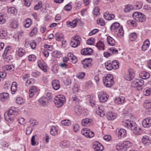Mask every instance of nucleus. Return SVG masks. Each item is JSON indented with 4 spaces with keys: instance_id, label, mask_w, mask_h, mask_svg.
<instances>
[{
    "instance_id": "20",
    "label": "nucleus",
    "mask_w": 151,
    "mask_h": 151,
    "mask_svg": "<svg viewBox=\"0 0 151 151\" xmlns=\"http://www.w3.org/2000/svg\"><path fill=\"white\" fill-rule=\"evenodd\" d=\"M37 91L38 89L36 86H32L29 90V98H32L34 96L35 93L37 92Z\"/></svg>"
},
{
    "instance_id": "11",
    "label": "nucleus",
    "mask_w": 151,
    "mask_h": 151,
    "mask_svg": "<svg viewBox=\"0 0 151 151\" xmlns=\"http://www.w3.org/2000/svg\"><path fill=\"white\" fill-rule=\"evenodd\" d=\"M80 37L77 35L73 37L70 42V45H72V47H76L78 46L80 43Z\"/></svg>"
},
{
    "instance_id": "29",
    "label": "nucleus",
    "mask_w": 151,
    "mask_h": 151,
    "mask_svg": "<svg viewBox=\"0 0 151 151\" xmlns=\"http://www.w3.org/2000/svg\"><path fill=\"white\" fill-rule=\"evenodd\" d=\"M137 7L131 4L127 5L124 9V11L125 12H128L132 10L137 9Z\"/></svg>"
},
{
    "instance_id": "23",
    "label": "nucleus",
    "mask_w": 151,
    "mask_h": 151,
    "mask_svg": "<svg viewBox=\"0 0 151 151\" xmlns=\"http://www.w3.org/2000/svg\"><path fill=\"white\" fill-rule=\"evenodd\" d=\"M52 84L53 88L55 90H58L60 87V84L58 80H53L52 82Z\"/></svg>"
},
{
    "instance_id": "50",
    "label": "nucleus",
    "mask_w": 151,
    "mask_h": 151,
    "mask_svg": "<svg viewBox=\"0 0 151 151\" xmlns=\"http://www.w3.org/2000/svg\"><path fill=\"white\" fill-rule=\"evenodd\" d=\"M5 62L7 63H9L12 59V58L11 55H8L6 56L3 58Z\"/></svg>"
},
{
    "instance_id": "3",
    "label": "nucleus",
    "mask_w": 151,
    "mask_h": 151,
    "mask_svg": "<svg viewBox=\"0 0 151 151\" xmlns=\"http://www.w3.org/2000/svg\"><path fill=\"white\" fill-rule=\"evenodd\" d=\"M132 144L129 141H124L122 144L116 146V149L118 151H127L128 149L132 147Z\"/></svg>"
},
{
    "instance_id": "36",
    "label": "nucleus",
    "mask_w": 151,
    "mask_h": 151,
    "mask_svg": "<svg viewBox=\"0 0 151 151\" xmlns=\"http://www.w3.org/2000/svg\"><path fill=\"white\" fill-rule=\"evenodd\" d=\"M91 121L92 120L91 119L85 118L82 120L81 122V124L83 126H86L88 124L89 125Z\"/></svg>"
},
{
    "instance_id": "37",
    "label": "nucleus",
    "mask_w": 151,
    "mask_h": 151,
    "mask_svg": "<svg viewBox=\"0 0 151 151\" xmlns=\"http://www.w3.org/2000/svg\"><path fill=\"white\" fill-rule=\"evenodd\" d=\"M27 41V40H26V42L25 44V46H28V44H29V45L31 47H36L37 46V44L35 40H32L29 43Z\"/></svg>"
},
{
    "instance_id": "42",
    "label": "nucleus",
    "mask_w": 151,
    "mask_h": 151,
    "mask_svg": "<svg viewBox=\"0 0 151 151\" xmlns=\"http://www.w3.org/2000/svg\"><path fill=\"white\" fill-rule=\"evenodd\" d=\"M144 106L147 109H149L151 108V101L146 100L144 104Z\"/></svg>"
},
{
    "instance_id": "41",
    "label": "nucleus",
    "mask_w": 151,
    "mask_h": 151,
    "mask_svg": "<svg viewBox=\"0 0 151 151\" xmlns=\"http://www.w3.org/2000/svg\"><path fill=\"white\" fill-rule=\"evenodd\" d=\"M72 98L73 103H75L77 105H78L80 101V100L78 98V97L74 95L73 96Z\"/></svg>"
},
{
    "instance_id": "10",
    "label": "nucleus",
    "mask_w": 151,
    "mask_h": 151,
    "mask_svg": "<svg viewBox=\"0 0 151 151\" xmlns=\"http://www.w3.org/2000/svg\"><path fill=\"white\" fill-rule=\"evenodd\" d=\"M81 133L82 134L87 137L91 138L94 135L93 132L87 128L82 129L81 130Z\"/></svg>"
},
{
    "instance_id": "44",
    "label": "nucleus",
    "mask_w": 151,
    "mask_h": 151,
    "mask_svg": "<svg viewBox=\"0 0 151 151\" xmlns=\"http://www.w3.org/2000/svg\"><path fill=\"white\" fill-rule=\"evenodd\" d=\"M64 36L62 34H59L57 33L56 36L54 37L55 39L58 41H60L63 38Z\"/></svg>"
},
{
    "instance_id": "28",
    "label": "nucleus",
    "mask_w": 151,
    "mask_h": 151,
    "mask_svg": "<svg viewBox=\"0 0 151 151\" xmlns=\"http://www.w3.org/2000/svg\"><path fill=\"white\" fill-rule=\"evenodd\" d=\"M104 17L106 20H110L113 19L115 17V16L113 14H110L109 12H106L104 13Z\"/></svg>"
},
{
    "instance_id": "13",
    "label": "nucleus",
    "mask_w": 151,
    "mask_h": 151,
    "mask_svg": "<svg viewBox=\"0 0 151 151\" xmlns=\"http://www.w3.org/2000/svg\"><path fill=\"white\" fill-rule=\"evenodd\" d=\"M109 97L106 93L103 91L99 92L98 94V98L100 101L105 102L106 101Z\"/></svg>"
},
{
    "instance_id": "43",
    "label": "nucleus",
    "mask_w": 151,
    "mask_h": 151,
    "mask_svg": "<svg viewBox=\"0 0 151 151\" xmlns=\"http://www.w3.org/2000/svg\"><path fill=\"white\" fill-rule=\"evenodd\" d=\"M5 70L9 71H10L14 70V67L12 65H7L4 66Z\"/></svg>"
},
{
    "instance_id": "45",
    "label": "nucleus",
    "mask_w": 151,
    "mask_h": 151,
    "mask_svg": "<svg viewBox=\"0 0 151 151\" xmlns=\"http://www.w3.org/2000/svg\"><path fill=\"white\" fill-rule=\"evenodd\" d=\"M38 29L37 27H34L30 32V36L32 37L36 35L38 32Z\"/></svg>"
},
{
    "instance_id": "56",
    "label": "nucleus",
    "mask_w": 151,
    "mask_h": 151,
    "mask_svg": "<svg viewBox=\"0 0 151 151\" xmlns=\"http://www.w3.org/2000/svg\"><path fill=\"white\" fill-rule=\"evenodd\" d=\"M75 108V112L77 114H78L79 113H80L82 112V109L81 108V107L80 106H79L78 105H77Z\"/></svg>"
},
{
    "instance_id": "52",
    "label": "nucleus",
    "mask_w": 151,
    "mask_h": 151,
    "mask_svg": "<svg viewBox=\"0 0 151 151\" xmlns=\"http://www.w3.org/2000/svg\"><path fill=\"white\" fill-rule=\"evenodd\" d=\"M41 75V73L38 71L32 72L31 73V76L37 78L40 76Z\"/></svg>"
},
{
    "instance_id": "19",
    "label": "nucleus",
    "mask_w": 151,
    "mask_h": 151,
    "mask_svg": "<svg viewBox=\"0 0 151 151\" xmlns=\"http://www.w3.org/2000/svg\"><path fill=\"white\" fill-rule=\"evenodd\" d=\"M59 127L57 126H52L50 130V133L51 134L52 136H55L58 134Z\"/></svg>"
},
{
    "instance_id": "35",
    "label": "nucleus",
    "mask_w": 151,
    "mask_h": 151,
    "mask_svg": "<svg viewBox=\"0 0 151 151\" xmlns=\"http://www.w3.org/2000/svg\"><path fill=\"white\" fill-rule=\"evenodd\" d=\"M107 40L108 44L110 45L113 46L115 45V42L114 40L110 36L107 37Z\"/></svg>"
},
{
    "instance_id": "60",
    "label": "nucleus",
    "mask_w": 151,
    "mask_h": 151,
    "mask_svg": "<svg viewBox=\"0 0 151 151\" xmlns=\"http://www.w3.org/2000/svg\"><path fill=\"white\" fill-rule=\"evenodd\" d=\"M85 76V73L83 72H81L78 73L77 76L79 79H83Z\"/></svg>"
},
{
    "instance_id": "53",
    "label": "nucleus",
    "mask_w": 151,
    "mask_h": 151,
    "mask_svg": "<svg viewBox=\"0 0 151 151\" xmlns=\"http://www.w3.org/2000/svg\"><path fill=\"white\" fill-rule=\"evenodd\" d=\"M35 80L34 78H30L27 81L26 86L33 84L35 82Z\"/></svg>"
},
{
    "instance_id": "15",
    "label": "nucleus",
    "mask_w": 151,
    "mask_h": 151,
    "mask_svg": "<svg viewBox=\"0 0 151 151\" xmlns=\"http://www.w3.org/2000/svg\"><path fill=\"white\" fill-rule=\"evenodd\" d=\"M93 148L96 151H102L104 149L103 145L97 141L94 142L93 143Z\"/></svg>"
},
{
    "instance_id": "24",
    "label": "nucleus",
    "mask_w": 151,
    "mask_h": 151,
    "mask_svg": "<svg viewBox=\"0 0 151 151\" xmlns=\"http://www.w3.org/2000/svg\"><path fill=\"white\" fill-rule=\"evenodd\" d=\"M78 19H74L72 22L68 21L67 22V25L68 27L73 28L76 27L77 24Z\"/></svg>"
},
{
    "instance_id": "2",
    "label": "nucleus",
    "mask_w": 151,
    "mask_h": 151,
    "mask_svg": "<svg viewBox=\"0 0 151 151\" xmlns=\"http://www.w3.org/2000/svg\"><path fill=\"white\" fill-rule=\"evenodd\" d=\"M111 31L117 32L118 36L122 37L124 34V31L122 27H120L119 24L117 22L113 23L110 27Z\"/></svg>"
},
{
    "instance_id": "1",
    "label": "nucleus",
    "mask_w": 151,
    "mask_h": 151,
    "mask_svg": "<svg viewBox=\"0 0 151 151\" xmlns=\"http://www.w3.org/2000/svg\"><path fill=\"white\" fill-rule=\"evenodd\" d=\"M122 124L129 129L132 130L133 133L136 134H140L142 133V131L141 128L138 127L134 122L129 120H124L122 121Z\"/></svg>"
},
{
    "instance_id": "9",
    "label": "nucleus",
    "mask_w": 151,
    "mask_h": 151,
    "mask_svg": "<svg viewBox=\"0 0 151 151\" xmlns=\"http://www.w3.org/2000/svg\"><path fill=\"white\" fill-rule=\"evenodd\" d=\"M144 83V81L142 80L136 79L131 83V86L134 87L139 88V90H141L142 89V86Z\"/></svg>"
},
{
    "instance_id": "57",
    "label": "nucleus",
    "mask_w": 151,
    "mask_h": 151,
    "mask_svg": "<svg viewBox=\"0 0 151 151\" xmlns=\"http://www.w3.org/2000/svg\"><path fill=\"white\" fill-rule=\"evenodd\" d=\"M79 126L78 124L77 123L74 124L73 125V129L74 131L77 132L79 130Z\"/></svg>"
},
{
    "instance_id": "32",
    "label": "nucleus",
    "mask_w": 151,
    "mask_h": 151,
    "mask_svg": "<svg viewBox=\"0 0 151 151\" xmlns=\"http://www.w3.org/2000/svg\"><path fill=\"white\" fill-rule=\"evenodd\" d=\"M17 83L15 82H14L12 84L11 87V89L12 93L13 94H15L16 91H17Z\"/></svg>"
},
{
    "instance_id": "18",
    "label": "nucleus",
    "mask_w": 151,
    "mask_h": 151,
    "mask_svg": "<svg viewBox=\"0 0 151 151\" xmlns=\"http://www.w3.org/2000/svg\"><path fill=\"white\" fill-rule=\"evenodd\" d=\"M142 126L145 128H148L151 126V118H147L142 122Z\"/></svg>"
},
{
    "instance_id": "4",
    "label": "nucleus",
    "mask_w": 151,
    "mask_h": 151,
    "mask_svg": "<svg viewBox=\"0 0 151 151\" xmlns=\"http://www.w3.org/2000/svg\"><path fill=\"white\" fill-rule=\"evenodd\" d=\"M18 114L17 111L10 109L8 111L5 113L4 115V118L8 122H12L14 120L15 116L17 115Z\"/></svg>"
},
{
    "instance_id": "34",
    "label": "nucleus",
    "mask_w": 151,
    "mask_h": 151,
    "mask_svg": "<svg viewBox=\"0 0 151 151\" xmlns=\"http://www.w3.org/2000/svg\"><path fill=\"white\" fill-rule=\"evenodd\" d=\"M105 65L106 68L108 70H111L113 69L112 63L110 60L107 61L105 63Z\"/></svg>"
},
{
    "instance_id": "63",
    "label": "nucleus",
    "mask_w": 151,
    "mask_h": 151,
    "mask_svg": "<svg viewBox=\"0 0 151 151\" xmlns=\"http://www.w3.org/2000/svg\"><path fill=\"white\" fill-rule=\"evenodd\" d=\"M36 58L35 56L34 55H31L29 57V61H34Z\"/></svg>"
},
{
    "instance_id": "26",
    "label": "nucleus",
    "mask_w": 151,
    "mask_h": 151,
    "mask_svg": "<svg viewBox=\"0 0 151 151\" xmlns=\"http://www.w3.org/2000/svg\"><path fill=\"white\" fill-rule=\"evenodd\" d=\"M9 94L8 93L3 92L0 94V100L5 101L9 98Z\"/></svg>"
},
{
    "instance_id": "27",
    "label": "nucleus",
    "mask_w": 151,
    "mask_h": 151,
    "mask_svg": "<svg viewBox=\"0 0 151 151\" xmlns=\"http://www.w3.org/2000/svg\"><path fill=\"white\" fill-rule=\"evenodd\" d=\"M139 77L143 79H146L149 78L150 76V74L145 71H142L139 74Z\"/></svg>"
},
{
    "instance_id": "40",
    "label": "nucleus",
    "mask_w": 151,
    "mask_h": 151,
    "mask_svg": "<svg viewBox=\"0 0 151 151\" xmlns=\"http://www.w3.org/2000/svg\"><path fill=\"white\" fill-rule=\"evenodd\" d=\"M32 24V20L29 18H28L25 20L24 26L26 28H28Z\"/></svg>"
},
{
    "instance_id": "12",
    "label": "nucleus",
    "mask_w": 151,
    "mask_h": 151,
    "mask_svg": "<svg viewBox=\"0 0 151 151\" xmlns=\"http://www.w3.org/2000/svg\"><path fill=\"white\" fill-rule=\"evenodd\" d=\"M92 61V59L91 58H86L82 60L81 63L83 65V68H86L91 67L92 66V65L91 62Z\"/></svg>"
},
{
    "instance_id": "48",
    "label": "nucleus",
    "mask_w": 151,
    "mask_h": 151,
    "mask_svg": "<svg viewBox=\"0 0 151 151\" xmlns=\"http://www.w3.org/2000/svg\"><path fill=\"white\" fill-rule=\"evenodd\" d=\"M18 52L19 56L22 57L24 54L25 51L22 48H19Z\"/></svg>"
},
{
    "instance_id": "59",
    "label": "nucleus",
    "mask_w": 151,
    "mask_h": 151,
    "mask_svg": "<svg viewBox=\"0 0 151 151\" xmlns=\"http://www.w3.org/2000/svg\"><path fill=\"white\" fill-rule=\"evenodd\" d=\"M7 36V33L5 31H2L0 32V38L1 39H4Z\"/></svg>"
},
{
    "instance_id": "31",
    "label": "nucleus",
    "mask_w": 151,
    "mask_h": 151,
    "mask_svg": "<svg viewBox=\"0 0 151 151\" xmlns=\"http://www.w3.org/2000/svg\"><path fill=\"white\" fill-rule=\"evenodd\" d=\"M37 63L39 68L44 72H46L47 69L45 67V66L44 65L43 63L44 62L42 60H40L37 61Z\"/></svg>"
},
{
    "instance_id": "7",
    "label": "nucleus",
    "mask_w": 151,
    "mask_h": 151,
    "mask_svg": "<svg viewBox=\"0 0 151 151\" xmlns=\"http://www.w3.org/2000/svg\"><path fill=\"white\" fill-rule=\"evenodd\" d=\"M103 82L104 85L107 87H111L114 83L113 77L111 74H108L103 78Z\"/></svg>"
},
{
    "instance_id": "61",
    "label": "nucleus",
    "mask_w": 151,
    "mask_h": 151,
    "mask_svg": "<svg viewBox=\"0 0 151 151\" xmlns=\"http://www.w3.org/2000/svg\"><path fill=\"white\" fill-rule=\"evenodd\" d=\"M93 11L94 14L96 16H97L98 15H99V7H96L94 9Z\"/></svg>"
},
{
    "instance_id": "25",
    "label": "nucleus",
    "mask_w": 151,
    "mask_h": 151,
    "mask_svg": "<svg viewBox=\"0 0 151 151\" xmlns=\"http://www.w3.org/2000/svg\"><path fill=\"white\" fill-rule=\"evenodd\" d=\"M125 98L123 96L117 97L115 99V102L117 104H120L124 103Z\"/></svg>"
},
{
    "instance_id": "58",
    "label": "nucleus",
    "mask_w": 151,
    "mask_h": 151,
    "mask_svg": "<svg viewBox=\"0 0 151 151\" xmlns=\"http://www.w3.org/2000/svg\"><path fill=\"white\" fill-rule=\"evenodd\" d=\"M95 41V40L93 38H90L87 41V43L89 45H93Z\"/></svg>"
},
{
    "instance_id": "6",
    "label": "nucleus",
    "mask_w": 151,
    "mask_h": 151,
    "mask_svg": "<svg viewBox=\"0 0 151 151\" xmlns=\"http://www.w3.org/2000/svg\"><path fill=\"white\" fill-rule=\"evenodd\" d=\"M65 101V96L62 95H58L54 99V102L57 107L62 106Z\"/></svg>"
},
{
    "instance_id": "39",
    "label": "nucleus",
    "mask_w": 151,
    "mask_h": 151,
    "mask_svg": "<svg viewBox=\"0 0 151 151\" xmlns=\"http://www.w3.org/2000/svg\"><path fill=\"white\" fill-rule=\"evenodd\" d=\"M151 91V88L147 87L143 91V94L146 96H149L150 94Z\"/></svg>"
},
{
    "instance_id": "8",
    "label": "nucleus",
    "mask_w": 151,
    "mask_h": 151,
    "mask_svg": "<svg viewBox=\"0 0 151 151\" xmlns=\"http://www.w3.org/2000/svg\"><path fill=\"white\" fill-rule=\"evenodd\" d=\"M134 19L139 22H143L145 20V16L143 14L139 12H134L132 14Z\"/></svg>"
},
{
    "instance_id": "54",
    "label": "nucleus",
    "mask_w": 151,
    "mask_h": 151,
    "mask_svg": "<svg viewBox=\"0 0 151 151\" xmlns=\"http://www.w3.org/2000/svg\"><path fill=\"white\" fill-rule=\"evenodd\" d=\"M42 6V2L40 1L38 4H36L34 7V9L35 10H37L41 8Z\"/></svg>"
},
{
    "instance_id": "22",
    "label": "nucleus",
    "mask_w": 151,
    "mask_h": 151,
    "mask_svg": "<svg viewBox=\"0 0 151 151\" xmlns=\"http://www.w3.org/2000/svg\"><path fill=\"white\" fill-rule=\"evenodd\" d=\"M142 143L145 146L149 145L150 144V140L149 137L145 135L143 136L142 139Z\"/></svg>"
},
{
    "instance_id": "14",
    "label": "nucleus",
    "mask_w": 151,
    "mask_h": 151,
    "mask_svg": "<svg viewBox=\"0 0 151 151\" xmlns=\"http://www.w3.org/2000/svg\"><path fill=\"white\" fill-rule=\"evenodd\" d=\"M134 73L130 69L128 70V73L125 74L124 77L126 80L130 81L134 78Z\"/></svg>"
},
{
    "instance_id": "62",
    "label": "nucleus",
    "mask_w": 151,
    "mask_h": 151,
    "mask_svg": "<svg viewBox=\"0 0 151 151\" xmlns=\"http://www.w3.org/2000/svg\"><path fill=\"white\" fill-rule=\"evenodd\" d=\"M105 45L104 42L100 41L96 43V47H104Z\"/></svg>"
},
{
    "instance_id": "64",
    "label": "nucleus",
    "mask_w": 151,
    "mask_h": 151,
    "mask_svg": "<svg viewBox=\"0 0 151 151\" xmlns=\"http://www.w3.org/2000/svg\"><path fill=\"white\" fill-rule=\"evenodd\" d=\"M72 8L71 5L70 4H68L65 6L64 9L66 11H69L72 9Z\"/></svg>"
},
{
    "instance_id": "21",
    "label": "nucleus",
    "mask_w": 151,
    "mask_h": 151,
    "mask_svg": "<svg viewBox=\"0 0 151 151\" xmlns=\"http://www.w3.org/2000/svg\"><path fill=\"white\" fill-rule=\"evenodd\" d=\"M118 137L119 138H124L127 135L126 131L124 129H119L117 132Z\"/></svg>"
},
{
    "instance_id": "51",
    "label": "nucleus",
    "mask_w": 151,
    "mask_h": 151,
    "mask_svg": "<svg viewBox=\"0 0 151 151\" xmlns=\"http://www.w3.org/2000/svg\"><path fill=\"white\" fill-rule=\"evenodd\" d=\"M97 23L98 24L101 26H104L105 24L104 19L102 18H99L97 21Z\"/></svg>"
},
{
    "instance_id": "46",
    "label": "nucleus",
    "mask_w": 151,
    "mask_h": 151,
    "mask_svg": "<svg viewBox=\"0 0 151 151\" xmlns=\"http://www.w3.org/2000/svg\"><path fill=\"white\" fill-rule=\"evenodd\" d=\"M16 103L19 104H23L25 102L24 100L22 98L18 97L16 100Z\"/></svg>"
},
{
    "instance_id": "17",
    "label": "nucleus",
    "mask_w": 151,
    "mask_h": 151,
    "mask_svg": "<svg viewBox=\"0 0 151 151\" xmlns=\"http://www.w3.org/2000/svg\"><path fill=\"white\" fill-rule=\"evenodd\" d=\"M49 99L48 97L43 96L39 99L38 100V101L41 105L45 106L48 104Z\"/></svg>"
},
{
    "instance_id": "55",
    "label": "nucleus",
    "mask_w": 151,
    "mask_h": 151,
    "mask_svg": "<svg viewBox=\"0 0 151 151\" xmlns=\"http://www.w3.org/2000/svg\"><path fill=\"white\" fill-rule=\"evenodd\" d=\"M150 42L148 39H146L143 42L142 47H148L149 46Z\"/></svg>"
},
{
    "instance_id": "33",
    "label": "nucleus",
    "mask_w": 151,
    "mask_h": 151,
    "mask_svg": "<svg viewBox=\"0 0 151 151\" xmlns=\"http://www.w3.org/2000/svg\"><path fill=\"white\" fill-rule=\"evenodd\" d=\"M17 10L14 7H10L8 9V13L9 14H12L13 15H15L17 12Z\"/></svg>"
},
{
    "instance_id": "16",
    "label": "nucleus",
    "mask_w": 151,
    "mask_h": 151,
    "mask_svg": "<svg viewBox=\"0 0 151 151\" xmlns=\"http://www.w3.org/2000/svg\"><path fill=\"white\" fill-rule=\"evenodd\" d=\"M93 50L91 48H85L81 51V54L84 55H91L93 53Z\"/></svg>"
},
{
    "instance_id": "49",
    "label": "nucleus",
    "mask_w": 151,
    "mask_h": 151,
    "mask_svg": "<svg viewBox=\"0 0 151 151\" xmlns=\"http://www.w3.org/2000/svg\"><path fill=\"white\" fill-rule=\"evenodd\" d=\"M129 39L131 41H134L136 39L137 35L135 33L131 34L129 36Z\"/></svg>"
},
{
    "instance_id": "5",
    "label": "nucleus",
    "mask_w": 151,
    "mask_h": 151,
    "mask_svg": "<svg viewBox=\"0 0 151 151\" xmlns=\"http://www.w3.org/2000/svg\"><path fill=\"white\" fill-rule=\"evenodd\" d=\"M89 102L91 104V106L93 107L98 106V108L96 109V113L97 114L102 117H103L105 115V113L102 106H99L97 104V102H96L93 99L90 100Z\"/></svg>"
},
{
    "instance_id": "30",
    "label": "nucleus",
    "mask_w": 151,
    "mask_h": 151,
    "mask_svg": "<svg viewBox=\"0 0 151 151\" xmlns=\"http://www.w3.org/2000/svg\"><path fill=\"white\" fill-rule=\"evenodd\" d=\"M116 114L111 112H108L106 115L107 118V119L109 120L114 119L116 118Z\"/></svg>"
},
{
    "instance_id": "38",
    "label": "nucleus",
    "mask_w": 151,
    "mask_h": 151,
    "mask_svg": "<svg viewBox=\"0 0 151 151\" xmlns=\"http://www.w3.org/2000/svg\"><path fill=\"white\" fill-rule=\"evenodd\" d=\"M111 63L113 67V69H116L119 68V63L118 61L114 60L111 62Z\"/></svg>"
},
{
    "instance_id": "47",
    "label": "nucleus",
    "mask_w": 151,
    "mask_h": 151,
    "mask_svg": "<svg viewBox=\"0 0 151 151\" xmlns=\"http://www.w3.org/2000/svg\"><path fill=\"white\" fill-rule=\"evenodd\" d=\"M61 123L62 125L66 126H69L71 124V122L70 120L66 119L61 121Z\"/></svg>"
}]
</instances>
